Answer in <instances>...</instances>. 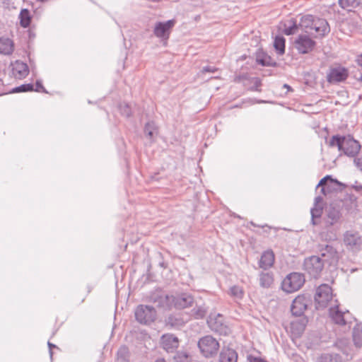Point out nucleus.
Instances as JSON below:
<instances>
[{"instance_id":"nucleus-1","label":"nucleus","mask_w":362,"mask_h":362,"mask_svg":"<svg viewBox=\"0 0 362 362\" xmlns=\"http://www.w3.org/2000/svg\"><path fill=\"white\" fill-rule=\"evenodd\" d=\"M327 144L329 147L336 146L339 151L343 152L348 157L354 158L357 157L361 148L360 143L350 134L347 136L334 135Z\"/></svg>"},{"instance_id":"nucleus-2","label":"nucleus","mask_w":362,"mask_h":362,"mask_svg":"<svg viewBox=\"0 0 362 362\" xmlns=\"http://www.w3.org/2000/svg\"><path fill=\"white\" fill-rule=\"evenodd\" d=\"M299 28L305 33L313 34V30L316 33L315 37H324L330 31L327 21L323 18H315L312 15H305L301 17Z\"/></svg>"},{"instance_id":"nucleus-3","label":"nucleus","mask_w":362,"mask_h":362,"mask_svg":"<svg viewBox=\"0 0 362 362\" xmlns=\"http://www.w3.org/2000/svg\"><path fill=\"white\" fill-rule=\"evenodd\" d=\"M304 275L298 272L288 274L282 281L281 288L291 293L299 290L305 283Z\"/></svg>"},{"instance_id":"nucleus-4","label":"nucleus","mask_w":362,"mask_h":362,"mask_svg":"<svg viewBox=\"0 0 362 362\" xmlns=\"http://www.w3.org/2000/svg\"><path fill=\"white\" fill-rule=\"evenodd\" d=\"M197 345L202 354L206 358L216 356L219 349L218 341L209 335L201 338Z\"/></svg>"},{"instance_id":"nucleus-5","label":"nucleus","mask_w":362,"mask_h":362,"mask_svg":"<svg viewBox=\"0 0 362 362\" xmlns=\"http://www.w3.org/2000/svg\"><path fill=\"white\" fill-rule=\"evenodd\" d=\"M135 318L137 322L143 325H150L156 318V310L151 305H139L136 307Z\"/></svg>"},{"instance_id":"nucleus-6","label":"nucleus","mask_w":362,"mask_h":362,"mask_svg":"<svg viewBox=\"0 0 362 362\" xmlns=\"http://www.w3.org/2000/svg\"><path fill=\"white\" fill-rule=\"evenodd\" d=\"M325 264L321 257L316 255H313L304 260V269L308 274L315 279H317L320 275Z\"/></svg>"},{"instance_id":"nucleus-7","label":"nucleus","mask_w":362,"mask_h":362,"mask_svg":"<svg viewBox=\"0 0 362 362\" xmlns=\"http://www.w3.org/2000/svg\"><path fill=\"white\" fill-rule=\"evenodd\" d=\"M332 289L328 284H321L316 289L315 300L317 309L327 307L332 298Z\"/></svg>"},{"instance_id":"nucleus-8","label":"nucleus","mask_w":362,"mask_h":362,"mask_svg":"<svg viewBox=\"0 0 362 362\" xmlns=\"http://www.w3.org/2000/svg\"><path fill=\"white\" fill-rule=\"evenodd\" d=\"M235 83H241L250 91L261 92L262 81L258 77H251L247 74L237 75L234 78Z\"/></svg>"},{"instance_id":"nucleus-9","label":"nucleus","mask_w":362,"mask_h":362,"mask_svg":"<svg viewBox=\"0 0 362 362\" xmlns=\"http://www.w3.org/2000/svg\"><path fill=\"white\" fill-rule=\"evenodd\" d=\"M320 255L323 263L329 265H335L339 261V255L335 248L329 245L319 246Z\"/></svg>"},{"instance_id":"nucleus-10","label":"nucleus","mask_w":362,"mask_h":362,"mask_svg":"<svg viewBox=\"0 0 362 362\" xmlns=\"http://www.w3.org/2000/svg\"><path fill=\"white\" fill-rule=\"evenodd\" d=\"M329 314L332 320L337 325H345L351 323L350 313L348 310L341 311L337 305L329 308Z\"/></svg>"},{"instance_id":"nucleus-11","label":"nucleus","mask_w":362,"mask_h":362,"mask_svg":"<svg viewBox=\"0 0 362 362\" xmlns=\"http://www.w3.org/2000/svg\"><path fill=\"white\" fill-rule=\"evenodd\" d=\"M171 296L165 294L161 291L152 292L149 296V301L154 303L158 308L164 310L171 309Z\"/></svg>"},{"instance_id":"nucleus-12","label":"nucleus","mask_w":362,"mask_h":362,"mask_svg":"<svg viewBox=\"0 0 362 362\" xmlns=\"http://www.w3.org/2000/svg\"><path fill=\"white\" fill-rule=\"evenodd\" d=\"M171 308L184 309L192 305L194 298L188 293H181L177 296L171 295Z\"/></svg>"},{"instance_id":"nucleus-13","label":"nucleus","mask_w":362,"mask_h":362,"mask_svg":"<svg viewBox=\"0 0 362 362\" xmlns=\"http://www.w3.org/2000/svg\"><path fill=\"white\" fill-rule=\"evenodd\" d=\"M207 323L212 331L221 335H227L230 332V328L223 322V315L220 314L214 317H210Z\"/></svg>"},{"instance_id":"nucleus-14","label":"nucleus","mask_w":362,"mask_h":362,"mask_svg":"<svg viewBox=\"0 0 362 362\" xmlns=\"http://www.w3.org/2000/svg\"><path fill=\"white\" fill-rule=\"evenodd\" d=\"M310 300L304 295L298 296L291 304V311L296 317L303 315L308 308Z\"/></svg>"},{"instance_id":"nucleus-15","label":"nucleus","mask_w":362,"mask_h":362,"mask_svg":"<svg viewBox=\"0 0 362 362\" xmlns=\"http://www.w3.org/2000/svg\"><path fill=\"white\" fill-rule=\"evenodd\" d=\"M295 42L296 49L302 54L308 53L315 46V42L308 35H299Z\"/></svg>"},{"instance_id":"nucleus-16","label":"nucleus","mask_w":362,"mask_h":362,"mask_svg":"<svg viewBox=\"0 0 362 362\" xmlns=\"http://www.w3.org/2000/svg\"><path fill=\"white\" fill-rule=\"evenodd\" d=\"M174 19L168 20L165 22H158L156 24L153 33L154 35L160 38H168L170 30L175 25Z\"/></svg>"},{"instance_id":"nucleus-17","label":"nucleus","mask_w":362,"mask_h":362,"mask_svg":"<svg viewBox=\"0 0 362 362\" xmlns=\"http://www.w3.org/2000/svg\"><path fill=\"white\" fill-rule=\"evenodd\" d=\"M161 346L168 353L174 352L179 346V340L172 334H165L161 337Z\"/></svg>"},{"instance_id":"nucleus-18","label":"nucleus","mask_w":362,"mask_h":362,"mask_svg":"<svg viewBox=\"0 0 362 362\" xmlns=\"http://www.w3.org/2000/svg\"><path fill=\"white\" fill-rule=\"evenodd\" d=\"M349 76V69H329L327 74V81L331 84H337L344 81Z\"/></svg>"},{"instance_id":"nucleus-19","label":"nucleus","mask_w":362,"mask_h":362,"mask_svg":"<svg viewBox=\"0 0 362 362\" xmlns=\"http://www.w3.org/2000/svg\"><path fill=\"white\" fill-rule=\"evenodd\" d=\"M255 61L262 66H273L276 65L275 60L262 49H258L255 54Z\"/></svg>"},{"instance_id":"nucleus-20","label":"nucleus","mask_w":362,"mask_h":362,"mask_svg":"<svg viewBox=\"0 0 362 362\" xmlns=\"http://www.w3.org/2000/svg\"><path fill=\"white\" fill-rule=\"evenodd\" d=\"M344 243L351 247L359 246L362 243V239L358 232L346 231L344 235Z\"/></svg>"},{"instance_id":"nucleus-21","label":"nucleus","mask_w":362,"mask_h":362,"mask_svg":"<svg viewBox=\"0 0 362 362\" xmlns=\"http://www.w3.org/2000/svg\"><path fill=\"white\" fill-rule=\"evenodd\" d=\"M274 262V254L272 250L264 251L259 261V267L264 270L272 267Z\"/></svg>"},{"instance_id":"nucleus-22","label":"nucleus","mask_w":362,"mask_h":362,"mask_svg":"<svg viewBox=\"0 0 362 362\" xmlns=\"http://www.w3.org/2000/svg\"><path fill=\"white\" fill-rule=\"evenodd\" d=\"M237 352L230 348H223L219 355V362H237Z\"/></svg>"},{"instance_id":"nucleus-23","label":"nucleus","mask_w":362,"mask_h":362,"mask_svg":"<svg viewBox=\"0 0 362 362\" xmlns=\"http://www.w3.org/2000/svg\"><path fill=\"white\" fill-rule=\"evenodd\" d=\"M307 323V320L302 318L291 322V329L292 333L296 337H300L304 332Z\"/></svg>"},{"instance_id":"nucleus-24","label":"nucleus","mask_w":362,"mask_h":362,"mask_svg":"<svg viewBox=\"0 0 362 362\" xmlns=\"http://www.w3.org/2000/svg\"><path fill=\"white\" fill-rule=\"evenodd\" d=\"M13 50V42L8 37H0V53L10 54Z\"/></svg>"},{"instance_id":"nucleus-25","label":"nucleus","mask_w":362,"mask_h":362,"mask_svg":"<svg viewBox=\"0 0 362 362\" xmlns=\"http://www.w3.org/2000/svg\"><path fill=\"white\" fill-rule=\"evenodd\" d=\"M259 286L264 288H270L274 282L273 274L270 272H261L259 275Z\"/></svg>"},{"instance_id":"nucleus-26","label":"nucleus","mask_w":362,"mask_h":362,"mask_svg":"<svg viewBox=\"0 0 362 362\" xmlns=\"http://www.w3.org/2000/svg\"><path fill=\"white\" fill-rule=\"evenodd\" d=\"M20 25L22 28H28L31 23L32 16L28 8L21 9L19 13Z\"/></svg>"},{"instance_id":"nucleus-27","label":"nucleus","mask_w":362,"mask_h":362,"mask_svg":"<svg viewBox=\"0 0 362 362\" xmlns=\"http://www.w3.org/2000/svg\"><path fill=\"white\" fill-rule=\"evenodd\" d=\"M353 341L356 348L362 346V323L357 324L353 329Z\"/></svg>"},{"instance_id":"nucleus-28","label":"nucleus","mask_w":362,"mask_h":362,"mask_svg":"<svg viewBox=\"0 0 362 362\" xmlns=\"http://www.w3.org/2000/svg\"><path fill=\"white\" fill-rule=\"evenodd\" d=\"M318 362H344V359L339 354H323L319 358Z\"/></svg>"},{"instance_id":"nucleus-29","label":"nucleus","mask_w":362,"mask_h":362,"mask_svg":"<svg viewBox=\"0 0 362 362\" xmlns=\"http://www.w3.org/2000/svg\"><path fill=\"white\" fill-rule=\"evenodd\" d=\"M286 40L283 36L276 35L274 40V47L277 54H283L285 52Z\"/></svg>"},{"instance_id":"nucleus-30","label":"nucleus","mask_w":362,"mask_h":362,"mask_svg":"<svg viewBox=\"0 0 362 362\" xmlns=\"http://www.w3.org/2000/svg\"><path fill=\"white\" fill-rule=\"evenodd\" d=\"M207 313L206 308L203 305H196L191 310L190 315L194 319L199 320L205 317Z\"/></svg>"},{"instance_id":"nucleus-31","label":"nucleus","mask_w":362,"mask_h":362,"mask_svg":"<svg viewBox=\"0 0 362 362\" xmlns=\"http://www.w3.org/2000/svg\"><path fill=\"white\" fill-rule=\"evenodd\" d=\"M339 4L344 9L351 10L362 4V0H339Z\"/></svg>"},{"instance_id":"nucleus-32","label":"nucleus","mask_w":362,"mask_h":362,"mask_svg":"<svg viewBox=\"0 0 362 362\" xmlns=\"http://www.w3.org/2000/svg\"><path fill=\"white\" fill-rule=\"evenodd\" d=\"M229 295L236 300H241L244 297V290L240 286H233L230 288L228 291Z\"/></svg>"},{"instance_id":"nucleus-33","label":"nucleus","mask_w":362,"mask_h":362,"mask_svg":"<svg viewBox=\"0 0 362 362\" xmlns=\"http://www.w3.org/2000/svg\"><path fill=\"white\" fill-rule=\"evenodd\" d=\"M144 133L146 137L152 139L153 135L157 134V129L153 122H148L144 127Z\"/></svg>"},{"instance_id":"nucleus-34","label":"nucleus","mask_w":362,"mask_h":362,"mask_svg":"<svg viewBox=\"0 0 362 362\" xmlns=\"http://www.w3.org/2000/svg\"><path fill=\"white\" fill-rule=\"evenodd\" d=\"M298 27H299V25H297L296 21H294L293 19H291L289 21V24L288 25H285L284 28V33L286 35H293V34L296 33Z\"/></svg>"},{"instance_id":"nucleus-35","label":"nucleus","mask_w":362,"mask_h":362,"mask_svg":"<svg viewBox=\"0 0 362 362\" xmlns=\"http://www.w3.org/2000/svg\"><path fill=\"white\" fill-rule=\"evenodd\" d=\"M175 362H190L191 356L185 351H179L174 356Z\"/></svg>"},{"instance_id":"nucleus-36","label":"nucleus","mask_w":362,"mask_h":362,"mask_svg":"<svg viewBox=\"0 0 362 362\" xmlns=\"http://www.w3.org/2000/svg\"><path fill=\"white\" fill-rule=\"evenodd\" d=\"M117 362H129V351L126 346H122L117 351Z\"/></svg>"},{"instance_id":"nucleus-37","label":"nucleus","mask_w":362,"mask_h":362,"mask_svg":"<svg viewBox=\"0 0 362 362\" xmlns=\"http://www.w3.org/2000/svg\"><path fill=\"white\" fill-rule=\"evenodd\" d=\"M34 85L33 83H25L12 89L11 93H23L33 91Z\"/></svg>"},{"instance_id":"nucleus-38","label":"nucleus","mask_w":362,"mask_h":362,"mask_svg":"<svg viewBox=\"0 0 362 362\" xmlns=\"http://www.w3.org/2000/svg\"><path fill=\"white\" fill-rule=\"evenodd\" d=\"M322 206H313V208H311V223L313 225H316L315 219L321 217L322 214Z\"/></svg>"},{"instance_id":"nucleus-39","label":"nucleus","mask_w":362,"mask_h":362,"mask_svg":"<svg viewBox=\"0 0 362 362\" xmlns=\"http://www.w3.org/2000/svg\"><path fill=\"white\" fill-rule=\"evenodd\" d=\"M11 72L15 78L23 79L29 74L30 69H11Z\"/></svg>"},{"instance_id":"nucleus-40","label":"nucleus","mask_w":362,"mask_h":362,"mask_svg":"<svg viewBox=\"0 0 362 362\" xmlns=\"http://www.w3.org/2000/svg\"><path fill=\"white\" fill-rule=\"evenodd\" d=\"M340 217V214L339 211L337 210H332L329 211L328 213V218L330 219V221H328V223L329 225H334Z\"/></svg>"},{"instance_id":"nucleus-41","label":"nucleus","mask_w":362,"mask_h":362,"mask_svg":"<svg viewBox=\"0 0 362 362\" xmlns=\"http://www.w3.org/2000/svg\"><path fill=\"white\" fill-rule=\"evenodd\" d=\"M166 323L172 327H176L182 324V320L171 315L167 318Z\"/></svg>"},{"instance_id":"nucleus-42","label":"nucleus","mask_w":362,"mask_h":362,"mask_svg":"<svg viewBox=\"0 0 362 362\" xmlns=\"http://www.w3.org/2000/svg\"><path fill=\"white\" fill-rule=\"evenodd\" d=\"M119 109L120 113L122 115H124L127 117H129L132 115V109L128 104H127L125 103H121L119 105Z\"/></svg>"},{"instance_id":"nucleus-43","label":"nucleus","mask_w":362,"mask_h":362,"mask_svg":"<svg viewBox=\"0 0 362 362\" xmlns=\"http://www.w3.org/2000/svg\"><path fill=\"white\" fill-rule=\"evenodd\" d=\"M33 91L45 93H48L47 90L45 88V87L42 86V81L40 80L36 81L35 87L34 88Z\"/></svg>"},{"instance_id":"nucleus-44","label":"nucleus","mask_w":362,"mask_h":362,"mask_svg":"<svg viewBox=\"0 0 362 362\" xmlns=\"http://www.w3.org/2000/svg\"><path fill=\"white\" fill-rule=\"evenodd\" d=\"M247 358L249 362H268L264 358L258 356H255L251 354L248 355Z\"/></svg>"},{"instance_id":"nucleus-45","label":"nucleus","mask_w":362,"mask_h":362,"mask_svg":"<svg viewBox=\"0 0 362 362\" xmlns=\"http://www.w3.org/2000/svg\"><path fill=\"white\" fill-rule=\"evenodd\" d=\"M304 76H305V83L308 84L309 83H311L313 81V80H314L315 78V76L314 75L310 73V71H308V72H305L303 74Z\"/></svg>"},{"instance_id":"nucleus-46","label":"nucleus","mask_w":362,"mask_h":362,"mask_svg":"<svg viewBox=\"0 0 362 362\" xmlns=\"http://www.w3.org/2000/svg\"><path fill=\"white\" fill-rule=\"evenodd\" d=\"M352 189L357 193L362 194V185L358 182L356 181L355 183L351 186Z\"/></svg>"},{"instance_id":"nucleus-47","label":"nucleus","mask_w":362,"mask_h":362,"mask_svg":"<svg viewBox=\"0 0 362 362\" xmlns=\"http://www.w3.org/2000/svg\"><path fill=\"white\" fill-rule=\"evenodd\" d=\"M355 165L362 171V155L360 157H356L354 159Z\"/></svg>"},{"instance_id":"nucleus-48","label":"nucleus","mask_w":362,"mask_h":362,"mask_svg":"<svg viewBox=\"0 0 362 362\" xmlns=\"http://www.w3.org/2000/svg\"><path fill=\"white\" fill-rule=\"evenodd\" d=\"M328 179H330L332 181H333V180L332 179L330 175H326L325 177H324L322 179L320 180V181L319 182V183L317 185V187H319L320 185L325 186L326 185L327 180Z\"/></svg>"},{"instance_id":"nucleus-49","label":"nucleus","mask_w":362,"mask_h":362,"mask_svg":"<svg viewBox=\"0 0 362 362\" xmlns=\"http://www.w3.org/2000/svg\"><path fill=\"white\" fill-rule=\"evenodd\" d=\"M322 197L320 196H317L315 198L314 206H320L319 205L320 203L322 202Z\"/></svg>"},{"instance_id":"nucleus-50","label":"nucleus","mask_w":362,"mask_h":362,"mask_svg":"<svg viewBox=\"0 0 362 362\" xmlns=\"http://www.w3.org/2000/svg\"><path fill=\"white\" fill-rule=\"evenodd\" d=\"M47 345L49 346V356H50V358H52V355H53V352L52 351V348H57V346L50 343L49 341L47 342Z\"/></svg>"},{"instance_id":"nucleus-51","label":"nucleus","mask_w":362,"mask_h":362,"mask_svg":"<svg viewBox=\"0 0 362 362\" xmlns=\"http://www.w3.org/2000/svg\"><path fill=\"white\" fill-rule=\"evenodd\" d=\"M356 62L358 66L362 67V54L357 56Z\"/></svg>"},{"instance_id":"nucleus-52","label":"nucleus","mask_w":362,"mask_h":362,"mask_svg":"<svg viewBox=\"0 0 362 362\" xmlns=\"http://www.w3.org/2000/svg\"><path fill=\"white\" fill-rule=\"evenodd\" d=\"M284 88H286L288 91H292V88L290 86H288V84L285 83L284 84L283 86Z\"/></svg>"},{"instance_id":"nucleus-53","label":"nucleus","mask_w":362,"mask_h":362,"mask_svg":"<svg viewBox=\"0 0 362 362\" xmlns=\"http://www.w3.org/2000/svg\"><path fill=\"white\" fill-rule=\"evenodd\" d=\"M217 69H203V71L204 72H211V73H214L215 72V71H216Z\"/></svg>"},{"instance_id":"nucleus-54","label":"nucleus","mask_w":362,"mask_h":362,"mask_svg":"<svg viewBox=\"0 0 362 362\" xmlns=\"http://www.w3.org/2000/svg\"><path fill=\"white\" fill-rule=\"evenodd\" d=\"M356 78L358 81H362V72L359 73V76Z\"/></svg>"},{"instance_id":"nucleus-55","label":"nucleus","mask_w":362,"mask_h":362,"mask_svg":"<svg viewBox=\"0 0 362 362\" xmlns=\"http://www.w3.org/2000/svg\"><path fill=\"white\" fill-rule=\"evenodd\" d=\"M155 362H165L164 358H158Z\"/></svg>"},{"instance_id":"nucleus-56","label":"nucleus","mask_w":362,"mask_h":362,"mask_svg":"<svg viewBox=\"0 0 362 362\" xmlns=\"http://www.w3.org/2000/svg\"><path fill=\"white\" fill-rule=\"evenodd\" d=\"M36 1L38 2L44 3V2L48 1L49 0H36Z\"/></svg>"},{"instance_id":"nucleus-57","label":"nucleus","mask_w":362,"mask_h":362,"mask_svg":"<svg viewBox=\"0 0 362 362\" xmlns=\"http://www.w3.org/2000/svg\"><path fill=\"white\" fill-rule=\"evenodd\" d=\"M159 264H160V266L161 267H163V268H165V264H164V262H160Z\"/></svg>"},{"instance_id":"nucleus-58","label":"nucleus","mask_w":362,"mask_h":362,"mask_svg":"<svg viewBox=\"0 0 362 362\" xmlns=\"http://www.w3.org/2000/svg\"><path fill=\"white\" fill-rule=\"evenodd\" d=\"M23 68L28 69V66L26 64H23Z\"/></svg>"},{"instance_id":"nucleus-59","label":"nucleus","mask_w":362,"mask_h":362,"mask_svg":"<svg viewBox=\"0 0 362 362\" xmlns=\"http://www.w3.org/2000/svg\"><path fill=\"white\" fill-rule=\"evenodd\" d=\"M202 68L206 69V68H210V67H209V66H203Z\"/></svg>"},{"instance_id":"nucleus-60","label":"nucleus","mask_w":362,"mask_h":362,"mask_svg":"<svg viewBox=\"0 0 362 362\" xmlns=\"http://www.w3.org/2000/svg\"><path fill=\"white\" fill-rule=\"evenodd\" d=\"M324 191H325V188H324V187H322V192L323 193H325V192H324Z\"/></svg>"},{"instance_id":"nucleus-61","label":"nucleus","mask_w":362,"mask_h":362,"mask_svg":"<svg viewBox=\"0 0 362 362\" xmlns=\"http://www.w3.org/2000/svg\"><path fill=\"white\" fill-rule=\"evenodd\" d=\"M251 224L254 226H256V225L253 222H251Z\"/></svg>"},{"instance_id":"nucleus-62","label":"nucleus","mask_w":362,"mask_h":362,"mask_svg":"<svg viewBox=\"0 0 362 362\" xmlns=\"http://www.w3.org/2000/svg\"><path fill=\"white\" fill-rule=\"evenodd\" d=\"M259 103H266L264 100H260Z\"/></svg>"}]
</instances>
